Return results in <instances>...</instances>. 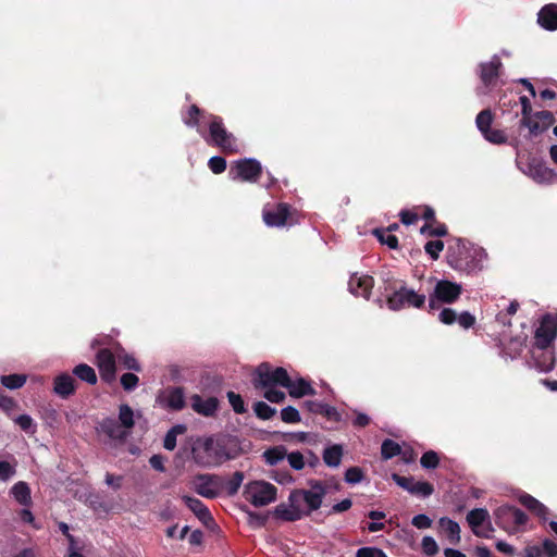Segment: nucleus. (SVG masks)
I'll use <instances>...</instances> for the list:
<instances>
[{"label":"nucleus","instance_id":"nucleus-4","mask_svg":"<svg viewBox=\"0 0 557 557\" xmlns=\"http://www.w3.org/2000/svg\"><path fill=\"white\" fill-rule=\"evenodd\" d=\"M209 117L210 140L207 139V141L213 143L225 152H237L239 150L237 140L232 133L226 131L222 119L216 115H210Z\"/></svg>","mask_w":557,"mask_h":557},{"label":"nucleus","instance_id":"nucleus-62","mask_svg":"<svg viewBox=\"0 0 557 557\" xmlns=\"http://www.w3.org/2000/svg\"><path fill=\"white\" fill-rule=\"evenodd\" d=\"M322 416L326 417L332 421H339L341 414L335 407L329 406L325 404Z\"/></svg>","mask_w":557,"mask_h":557},{"label":"nucleus","instance_id":"nucleus-19","mask_svg":"<svg viewBox=\"0 0 557 557\" xmlns=\"http://www.w3.org/2000/svg\"><path fill=\"white\" fill-rule=\"evenodd\" d=\"M97 366L103 379L111 380L114 377L115 360L110 350L101 349L97 354Z\"/></svg>","mask_w":557,"mask_h":557},{"label":"nucleus","instance_id":"nucleus-45","mask_svg":"<svg viewBox=\"0 0 557 557\" xmlns=\"http://www.w3.org/2000/svg\"><path fill=\"white\" fill-rule=\"evenodd\" d=\"M483 136L492 144H504L507 140L506 134L500 129L490 128Z\"/></svg>","mask_w":557,"mask_h":557},{"label":"nucleus","instance_id":"nucleus-11","mask_svg":"<svg viewBox=\"0 0 557 557\" xmlns=\"http://www.w3.org/2000/svg\"><path fill=\"white\" fill-rule=\"evenodd\" d=\"M194 459L201 467H212L222 461L223 451L214 440L208 438L203 442L202 451H195Z\"/></svg>","mask_w":557,"mask_h":557},{"label":"nucleus","instance_id":"nucleus-28","mask_svg":"<svg viewBox=\"0 0 557 557\" xmlns=\"http://www.w3.org/2000/svg\"><path fill=\"white\" fill-rule=\"evenodd\" d=\"M529 175L536 182L544 183L550 181L553 171L544 164L536 162L529 165Z\"/></svg>","mask_w":557,"mask_h":557},{"label":"nucleus","instance_id":"nucleus-5","mask_svg":"<svg viewBox=\"0 0 557 557\" xmlns=\"http://www.w3.org/2000/svg\"><path fill=\"white\" fill-rule=\"evenodd\" d=\"M462 286L448 280L436 282L433 294L430 295L429 306L437 309L438 302L453 304L461 295Z\"/></svg>","mask_w":557,"mask_h":557},{"label":"nucleus","instance_id":"nucleus-39","mask_svg":"<svg viewBox=\"0 0 557 557\" xmlns=\"http://www.w3.org/2000/svg\"><path fill=\"white\" fill-rule=\"evenodd\" d=\"M25 382L26 376L23 374H10L1 376L2 385L10 389L20 388L25 384Z\"/></svg>","mask_w":557,"mask_h":557},{"label":"nucleus","instance_id":"nucleus-32","mask_svg":"<svg viewBox=\"0 0 557 557\" xmlns=\"http://www.w3.org/2000/svg\"><path fill=\"white\" fill-rule=\"evenodd\" d=\"M117 421L131 433L134 426V411L128 405H121Z\"/></svg>","mask_w":557,"mask_h":557},{"label":"nucleus","instance_id":"nucleus-10","mask_svg":"<svg viewBox=\"0 0 557 557\" xmlns=\"http://www.w3.org/2000/svg\"><path fill=\"white\" fill-rule=\"evenodd\" d=\"M458 256L454 253H449L448 262L451 268L458 271L463 272H472L479 268V262L476 261V257L482 256L481 250H473L472 252L468 250L465 246L458 245Z\"/></svg>","mask_w":557,"mask_h":557},{"label":"nucleus","instance_id":"nucleus-63","mask_svg":"<svg viewBox=\"0 0 557 557\" xmlns=\"http://www.w3.org/2000/svg\"><path fill=\"white\" fill-rule=\"evenodd\" d=\"M380 556V549L374 547H362L357 550L356 557H376Z\"/></svg>","mask_w":557,"mask_h":557},{"label":"nucleus","instance_id":"nucleus-36","mask_svg":"<svg viewBox=\"0 0 557 557\" xmlns=\"http://www.w3.org/2000/svg\"><path fill=\"white\" fill-rule=\"evenodd\" d=\"M184 425H175L169 430L163 441V447L168 450H173L176 447L177 435L184 433Z\"/></svg>","mask_w":557,"mask_h":557},{"label":"nucleus","instance_id":"nucleus-6","mask_svg":"<svg viewBox=\"0 0 557 557\" xmlns=\"http://www.w3.org/2000/svg\"><path fill=\"white\" fill-rule=\"evenodd\" d=\"M494 516L496 524L510 534L516 532L513 525H522L528 521V517L522 510L511 506L498 507Z\"/></svg>","mask_w":557,"mask_h":557},{"label":"nucleus","instance_id":"nucleus-38","mask_svg":"<svg viewBox=\"0 0 557 557\" xmlns=\"http://www.w3.org/2000/svg\"><path fill=\"white\" fill-rule=\"evenodd\" d=\"M373 234L380 243L388 246L389 248L396 249L398 247V239L395 235L389 233V230H374Z\"/></svg>","mask_w":557,"mask_h":557},{"label":"nucleus","instance_id":"nucleus-48","mask_svg":"<svg viewBox=\"0 0 557 557\" xmlns=\"http://www.w3.org/2000/svg\"><path fill=\"white\" fill-rule=\"evenodd\" d=\"M424 249L433 260H436L440 252L444 249V243L442 240H431L425 244Z\"/></svg>","mask_w":557,"mask_h":557},{"label":"nucleus","instance_id":"nucleus-25","mask_svg":"<svg viewBox=\"0 0 557 557\" xmlns=\"http://www.w3.org/2000/svg\"><path fill=\"white\" fill-rule=\"evenodd\" d=\"M519 500L524 507L534 512L543 521L547 520L548 508L536 498L529 494H523L519 497Z\"/></svg>","mask_w":557,"mask_h":557},{"label":"nucleus","instance_id":"nucleus-53","mask_svg":"<svg viewBox=\"0 0 557 557\" xmlns=\"http://www.w3.org/2000/svg\"><path fill=\"white\" fill-rule=\"evenodd\" d=\"M264 398L268 399L271 403H282L285 399V393L278 389H275L274 387H268L264 388Z\"/></svg>","mask_w":557,"mask_h":557},{"label":"nucleus","instance_id":"nucleus-44","mask_svg":"<svg viewBox=\"0 0 557 557\" xmlns=\"http://www.w3.org/2000/svg\"><path fill=\"white\" fill-rule=\"evenodd\" d=\"M15 423L25 432L35 433L36 426L34 420L28 414H21L15 419Z\"/></svg>","mask_w":557,"mask_h":557},{"label":"nucleus","instance_id":"nucleus-12","mask_svg":"<svg viewBox=\"0 0 557 557\" xmlns=\"http://www.w3.org/2000/svg\"><path fill=\"white\" fill-rule=\"evenodd\" d=\"M557 334V320L552 314L542 318L539 327L535 331V345L544 349L555 339Z\"/></svg>","mask_w":557,"mask_h":557},{"label":"nucleus","instance_id":"nucleus-49","mask_svg":"<svg viewBox=\"0 0 557 557\" xmlns=\"http://www.w3.org/2000/svg\"><path fill=\"white\" fill-rule=\"evenodd\" d=\"M16 473L15 465L8 461H0V481H8Z\"/></svg>","mask_w":557,"mask_h":557},{"label":"nucleus","instance_id":"nucleus-64","mask_svg":"<svg viewBox=\"0 0 557 557\" xmlns=\"http://www.w3.org/2000/svg\"><path fill=\"white\" fill-rule=\"evenodd\" d=\"M543 550L549 556H557V544L550 540H545L543 542Z\"/></svg>","mask_w":557,"mask_h":557},{"label":"nucleus","instance_id":"nucleus-31","mask_svg":"<svg viewBox=\"0 0 557 557\" xmlns=\"http://www.w3.org/2000/svg\"><path fill=\"white\" fill-rule=\"evenodd\" d=\"M73 373L81 379L82 381H85L89 384H95L97 382V375L95 370L85 363H81L76 366L73 370Z\"/></svg>","mask_w":557,"mask_h":557},{"label":"nucleus","instance_id":"nucleus-15","mask_svg":"<svg viewBox=\"0 0 557 557\" xmlns=\"http://www.w3.org/2000/svg\"><path fill=\"white\" fill-rule=\"evenodd\" d=\"M393 481L404 490L414 495H421L423 497L430 496L434 488L428 482L414 481L413 478L401 476L396 473L392 475Z\"/></svg>","mask_w":557,"mask_h":557},{"label":"nucleus","instance_id":"nucleus-29","mask_svg":"<svg viewBox=\"0 0 557 557\" xmlns=\"http://www.w3.org/2000/svg\"><path fill=\"white\" fill-rule=\"evenodd\" d=\"M343 456V447L338 444L332 445L324 449L323 461L329 466L336 468L341 465Z\"/></svg>","mask_w":557,"mask_h":557},{"label":"nucleus","instance_id":"nucleus-26","mask_svg":"<svg viewBox=\"0 0 557 557\" xmlns=\"http://www.w3.org/2000/svg\"><path fill=\"white\" fill-rule=\"evenodd\" d=\"M438 525L451 543L457 544L460 542V527L456 521L449 518H441Z\"/></svg>","mask_w":557,"mask_h":557},{"label":"nucleus","instance_id":"nucleus-33","mask_svg":"<svg viewBox=\"0 0 557 557\" xmlns=\"http://www.w3.org/2000/svg\"><path fill=\"white\" fill-rule=\"evenodd\" d=\"M382 458L387 460L401 454V447L392 440H385L381 446Z\"/></svg>","mask_w":557,"mask_h":557},{"label":"nucleus","instance_id":"nucleus-41","mask_svg":"<svg viewBox=\"0 0 557 557\" xmlns=\"http://www.w3.org/2000/svg\"><path fill=\"white\" fill-rule=\"evenodd\" d=\"M438 456L434 450L424 453L420 459V463L425 469H434L438 466Z\"/></svg>","mask_w":557,"mask_h":557},{"label":"nucleus","instance_id":"nucleus-40","mask_svg":"<svg viewBox=\"0 0 557 557\" xmlns=\"http://www.w3.org/2000/svg\"><path fill=\"white\" fill-rule=\"evenodd\" d=\"M253 411L262 420H269L276 413L275 408L270 407L264 401H257L253 406Z\"/></svg>","mask_w":557,"mask_h":557},{"label":"nucleus","instance_id":"nucleus-1","mask_svg":"<svg viewBox=\"0 0 557 557\" xmlns=\"http://www.w3.org/2000/svg\"><path fill=\"white\" fill-rule=\"evenodd\" d=\"M325 495L324 486L314 482L310 490H296L288 497L289 507L280 505L276 507V513L287 521L300 519L304 515L320 508Z\"/></svg>","mask_w":557,"mask_h":557},{"label":"nucleus","instance_id":"nucleus-18","mask_svg":"<svg viewBox=\"0 0 557 557\" xmlns=\"http://www.w3.org/2000/svg\"><path fill=\"white\" fill-rule=\"evenodd\" d=\"M373 285L374 280L372 276L366 274L359 275L358 273L352 274L348 282L350 293L366 299L369 298Z\"/></svg>","mask_w":557,"mask_h":557},{"label":"nucleus","instance_id":"nucleus-3","mask_svg":"<svg viewBox=\"0 0 557 557\" xmlns=\"http://www.w3.org/2000/svg\"><path fill=\"white\" fill-rule=\"evenodd\" d=\"M288 382V373L284 368H273L264 362L255 370L253 384L256 388H268L276 385L284 386Z\"/></svg>","mask_w":557,"mask_h":557},{"label":"nucleus","instance_id":"nucleus-9","mask_svg":"<svg viewBox=\"0 0 557 557\" xmlns=\"http://www.w3.org/2000/svg\"><path fill=\"white\" fill-rule=\"evenodd\" d=\"M502 62L498 55H493L488 62H483L479 65V76L483 84V88H479V94H486L493 88L499 77Z\"/></svg>","mask_w":557,"mask_h":557},{"label":"nucleus","instance_id":"nucleus-51","mask_svg":"<svg viewBox=\"0 0 557 557\" xmlns=\"http://www.w3.org/2000/svg\"><path fill=\"white\" fill-rule=\"evenodd\" d=\"M208 165L213 173L220 174L225 171L226 161L224 158L215 156L210 158Z\"/></svg>","mask_w":557,"mask_h":557},{"label":"nucleus","instance_id":"nucleus-2","mask_svg":"<svg viewBox=\"0 0 557 557\" xmlns=\"http://www.w3.org/2000/svg\"><path fill=\"white\" fill-rule=\"evenodd\" d=\"M277 488L265 481H252L245 485L244 497L255 507H264L276 499Z\"/></svg>","mask_w":557,"mask_h":557},{"label":"nucleus","instance_id":"nucleus-21","mask_svg":"<svg viewBox=\"0 0 557 557\" xmlns=\"http://www.w3.org/2000/svg\"><path fill=\"white\" fill-rule=\"evenodd\" d=\"M162 401L172 410H182L185 407V394L182 387L166 388L162 394Z\"/></svg>","mask_w":557,"mask_h":557},{"label":"nucleus","instance_id":"nucleus-30","mask_svg":"<svg viewBox=\"0 0 557 557\" xmlns=\"http://www.w3.org/2000/svg\"><path fill=\"white\" fill-rule=\"evenodd\" d=\"M11 494L21 505L30 504V488L27 483L23 481L15 483L11 488Z\"/></svg>","mask_w":557,"mask_h":557},{"label":"nucleus","instance_id":"nucleus-54","mask_svg":"<svg viewBox=\"0 0 557 557\" xmlns=\"http://www.w3.org/2000/svg\"><path fill=\"white\" fill-rule=\"evenodd\" d=\"M117 358H119V361L122 362V364L125 368H127L129 370H134V371H140V366L133 356L127 355V354H120V355H117Z\"/></svg>","mask_w":557,"mask_h":557},{"label":"nucleus","instance_id":"nucleus-8","mask_svg":"<svg viewBox=\"0 0 557 557\" xmlns=\"http://www.w3.org/2000/svg\"><path fill=\"white\" fill-rule=\"evenodd\" d=\"M261 174V164L256 159H243L232 164L228 175L231 180L256 182Z\"/></svg>","mask_w":557,"mask_h":557},{"label":"nucleus","instance_id":"nucleus-56","mask_svg":"<svg viewBox=\"0 0 557 557\" xmlns=\"http://www.w3.org/2000/svg\"><path fill=\"white\" fill-rule=\"evenodd\" d=\"M200 114V110L197 106H191L188 111V117H184V122L189 127H195L199 123L198 115Z\"/></svg>","mask_w":557,"mask_h":557},{"label":"nucleus","instance_id":"nucleus-42","mask_svg":"<svg viewBox=\"0 0 557 557\" xmlns=\"http://www.w3.org/2000/svg\"><path fill=\"white\" fill-rule=\"evenodd\" d=\"M281 418L286 423H297V422H300L299 411L296 408L292 407V406H288V407H285V408L282 409Z\"/></svg>","mask_w":557,"mask_h":557},{"label":"nucleus","instance_id":"nucleus-61","mask_svg":"<svg viewBox=\"0 0 557 557\" xmlns=\"http://www.w3.org/2000/svg\"><path fill=\"white\" fill-rule=\"evenodd\" d=\"M304 406L311 413L322 414L325 404L318 400H307L304 403Z\"/></svg>","mask_w":557,"mask_h":557},{"label":"nucleus","instance_id":"nucleus-7","mask_svg":"<svg viewBox=\"0 0 557 557\" xmlns=\"http://www.w3.org/2000/svg\"><path fill=\"white\" fill-rule=\"evenodd\" d=\"M520 102H521L522 115H523L522 124L524 126H527L532 134H534V135L540 134V133L544 132L545 129H547L554 123V116L549 111H541V112L535 113L536 119L543 120V124L540 125L530 115L532 108H531V103H530V100L528 99V97L521 96Z\"/></svg>","mask_w":557,"mask_h":557},{"label":"nucleus","instance_id":"nucleus-24","mask_svg":"<svg viewBox=\"0 0 557 557\" xmlns=\"http://www.w3.org/2000/svg\"><path fill=\"white\" fill-rule=\"evenodd\" d=\"M53 392L62 397L67 398L75 392V380L69 373H62L54 379Z\"/></svg>","mask_w":557,"mask_h":557},{"label":"nucleus","instance_id":"nucleus-34","mask_svg":"<svg viewBox=\"0 0 557 557\" xmlns=\"http://www.w3.org/2000/svg\"><path fill=\"white\" fill-rule=\"evenodd\" d=\"M263 457L269 465L274 466L286 457V449L283 446H277L265 450Z\"/></svg>","mask_w":557,"mask_h":557},{"label":"nucleus","instance_id":"nucleus-14","mask_svg":"<svg viewBox=\"0 0 557 557\" xmlns=\"http://www.w3.org/2000/svg\"><path fill=\"white\" fill-rule=\"evenodd\" d=\"M191 484L195 492L202 497L214 498L219 495L220 484L215 475L198 474Z\"/></svg>","mask_w":557,"mask_h":557},{"label":"nucleus","instance_id":"nucleus-17","mask_svg":"<svg viewBox=\"0 0 557 557\" xmlns=\"http://www.w3.org/2000/svg\"><path fill=\"white\" fill-rule=\"evenodd\" d=\"M288 216V206L278 203L276 206H265L263 209V221L268 226H283Z\"/></svg>","mask_w":557,"mask_h":557},{"label":"nucleus","instance_id":"nucleus-35","mask_svg":"<svg viewBox=\"0 0 557 557\" xmlns=\"http://www.w3.org/2000/svg\"><path fill=\"white\" fill-rule=\"evenodd\" d=\"M492 122L493 114L492 111L488 109L481 111L475 119L476 127L482 133V135H484V133H486L491 128Z\"/></svg>","mask_w":557,"mask_h":557},{"label":"nucleus","instance_id":"nucleus-50","mask_svg":"<svg viewBox=\"0 0 557 557\" xmlns=\"http://www.w3.org/2000/svg\"><path fill=\"white\" fill-rule=\"evenodd\" d=\"M286 458L289 466L295 470H301L305 467L304 456L299 451H293L288 455L286 454Z\"/></svg>","mask_w":557,"mask_h":557},{"label":"nucleus","instance_id":"nucleus-58","mask_svg":"<svg viewBox=\"0 0 557 557\" xmlns=\"http://www.w3.org/2000/svg\"><path fill=\"white\" fill-rule=\"evenodd\" d=\"M411 523L417 529H428L432 525V520L426 515L420 513L412 518Z\"/></svg>","mask_w":557,"mask_h":557},{"label":"nucleus","instance_id":"nucleus-16","mask_svg":"<svg viewBox=\"0 0 557 557\" xmlns=\"http://www.w3.org/2000/svg\"><path fill=\"white\" fill-rule=\"evenodd\" d=\"M98 431L110 440L123 443L131 433L116 419H103L98 426Z\"/></svg>","mask_w":557,"mask_h":557},{"label":"nucleus","instance_id":"nucleus-37","mask_svg":"<svg viewBox=\"0 0 557 557\" xmlns=\"http://www.w3.org/2000/svg\"><path fill=\"white\" fill-rule=\"evenodd\" d=\"M407 288L403 287L399 290L395 292L388 299L387 305L392 310H399L406 306L405 297L408 295Z\"/></svg>","mask_w":557,"mask_h":557},{"label":"nucleus","instance_id":"nucleus-20","mask_svg":"<svg viewBox=\"0 0 557 557\" xmlns=\"http://www.w3.org/2000/svg\"><path fill=\"white\" fill-rule=\"evenodd\" d=\"M190 405L197 413L209 417L218 409V399L215 397L202 398L195 394L190 397Z\"/></svg>","mask_w":557,"mask_h":557},{"label":"nucleus","instance_id":"nucleus-43","mask_svg":"<svg viewBox=\"0 0 557 557\" xmlns=\"http://www.w3.org/2000/svg\"><path fill=\"white\" fill-rule=\"evenodd\" d=\"M407 293H409V294L406 295V297H405L406 306H412L416 308H420L423 306V304L425 301L424 295L417 294L414 290L408 289V288H407Z\"/></svg>","mask_w":557,"mask_h":557},{"label":"nucleus","instance_id":"nucleus-60","mask_svg":"<svg viewBox=\"0 0 557 557\" xmlns=\"http://www.w3.org/2000/svg\"><path fill=\"white\" fill-rule=\"evenodd\" d=\"M456 321L463 329H469V327H471L474 324L475 318L471 313L465 311V312H462L461 314H459L457 317Z\"/></svg>","mask_w":557,"mask_h":557},{"label":"nucleus","instance_id":"nucleus-23","mask_svg":"<svg viewBox=\"0 0 557 557\" xmlns=\"http://www.w3.org/2000/svg\"><path fill=\"white\" fill-rule=\"evenodd\" d=\"M283 387L287 388L289 395L295 398L315 394V389L310 385L308 381L302 377L293 381L288 375V382Z\"/></svg>","mask_w":557,"mask_h":557},{"label":"nucleus","instance_id":"nucleus-47","mask_svg":"<svg viewBox=\"0 0 557 557\" xmlns=\"http://www.w3.org/2000/svg\"><path fill=\"white\" fill-rule=\"evenodd\" d=\"M363 480V472L358 467L347 469L345 473V481L349 484H357Z\"/></svg>","mask_w":557,"mask_h":557},{"label":"nucleus","instance_id":"nucleus-55","mask_svg":"<svg viewBox=\"0 0 557 557\" xmlns=\"http://www.w3.org/2000/svg\"><path fill=\"white\" fill-rule=\"evenodd\" d=\"M422 549L426 555L433 556L437 553L438 546L433 537L424 536L422 539Z\"/></svg>","mask_w":557,"mask_h":557},{"label":"nucleus","instance_id":"nucleus-46","mask_svg":"<svg viewBox=\"0 0 557 557\" xmlns=\"http://www.w3.org/2000/svg\"><path fill=\"white\" fill-rule=\"evenodd\" d=\"M228 401L236 413H244L246 411L244 400L239 394L234 392L227 393Z\"/></svg>","mask_w":557,"mask_h":557},{"label":"nucleus","instance_id":"nucleus-22","mask_svg":"<svg viewBox=\"0 0 557 557\" xmlns=\"http://www.w3.org/2000/svg\"><path fill=\"white\" fill-rule=\"evenodd\" d=\"M539 24L547 30L557 29V4H546L541 9L537 16Z\"/></svg>","mask_w":557,"mask_h":557},{"label":"nucleus","instance_id":"nucleus-59","mask_svg":"<svg viewBox=\"0 0 557 557\" xmlns=\"http://www.w3.org/2000/svg\"><path fill=\"white\" fill-rule=\"evenodd\" d=\"M438 319L444 324H453L457 319V314L455 310L450 308H445L440 312Z\"/></svg>","mask_w":557,"mask_h":557},{"label":"nucleus","instance_id":"nucleus-52","mask_svg":"<svg viewBox=\"0 0 557 557\" xmlns=\"http://www.w3.org/2000/svg\"><path fill=\"white\" fill-rule=\"evenodd\" d=\"M138 376L134 373H125L121 376V384L125 391H133L138 384Z\"/></svg>","mask_w":557,"mask_h":557},{"label":"nucleus","instance_id":"nucleus-57","mask_svg":"<svg viewBox=\"0 0 557 557\" xmlns=\"http://www.w3.org/2000/svg\"><path fill=\"white\" fill-rule=\"evenodd\" d=\"M244 481L243 472L236 471L232 479L228 482V492L230 494H235L239 490L242 483Z\"/></svg>","mask_w":557,"mask_h":557},{"label":"nucleus","instance_id":"nucleus-27","mask_svg":"<svg viewBox=\"0 0 557 557\" xmlns=\"http://www.w3.org/2000/svg\"><path fill=\"white\" fill-rule=\"evenodd\" d=\"M186 506L202 521L207 522L211 520V515L208 508L197 498L190 496L183 497Z\"/></svg>","mask_w":557,"mask_h":557},{"label":"nucleus","instance_id":"nucleus-13","mask_svg":"<svg viewBox=\"0 0 557 557\" xmlns=\"http://www.w3.org/2000/svg\"><path fill=\"white\" fill-rule=\"evenodd\" d=\"M490 513L484 508H475L468 512L467 521L471 527L473 533L480 537H490V532L493 531L488 522Z\"/></svg>","mask_w":557,"mask_h":557}]
</instances>
